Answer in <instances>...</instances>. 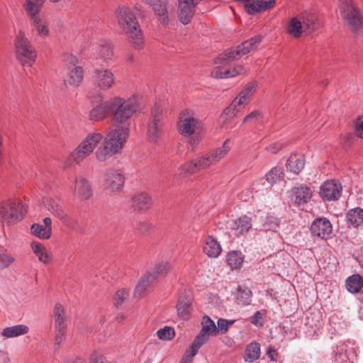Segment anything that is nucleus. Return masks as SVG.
<instances>
[{"instance_id": "f8f14e48", "label": "nucleus", "mask_w": 363, "mask_h": 363, "mask_svg": "<svg viewBox=\"0 0 363 363\" xmlns=\"http://www.w3.org/2000/svg\"><path fill=\"white\" fill-rule=\"evenodd\" d=\"M201 330L194 339L191 347V355H196L199 349L206 343L210 336L216 335L218 333L217 327L213 320L208 316H204L201 320Z\"/></svg>"}, {"instance_id": "e433bc0d", "label": "nucleus", "mask_w": 363, "mask_h": 363, "mask_svg": "<svg viewBox=\"0 0 363 363\" xmlns=\"http://www.w3.org/2000/svg\"><path fill=\"white\" fill-rule=\"evenodd\" d=\"M155 281V276L147 274L143 277L135 289V295L136 296H142L145 294L148 287Z\"/></svg>"}, {"instance_id": "f03ea898", "label": "nucleus", "mask_w": 363, "mask_h": 363, "mask_svg": "<svg viewBox=\"0 0 363 363\" xmlns=\"http://www.w3.org/2000/svg\"><path fill=\"white\" fill-rule=\"evenodd\" d=\"M129 135L128 127H118L111 130L102 140L94 155L99 162H106L123 148Z\"/></svg>"}, {"instance_id": "3c124183", "label": "nucleus", "mask_w": 363, "mask_h": 363, "mask_svg": "<svg viewBox=\"0 0 363 363\" xmlns=\"http://www.w3.org/2000/svg\"><path fill=\"white\" fill-rule=\"evenodd\" d=\"M128 296V291L126 289H122L118 290L113 298V304L116 306H120Z\"/></svg>"}, {"instance_id": "bf43d9fd", "label": "nucleus", "mask_w": 363, "mask_h": 363, "mask_svg": "<svg viewBox=\"0 0 363 363\" xmlns=\"http://www.w3.org/2000/svg\"><path fill=\"white\" fill-rule=\"evenodd\" d=\"M195 355H191V347H189V349L186 350V351L181 361V363H191L193 357Z\"/></svg>"}, {"instance_id": "2f4dec72", "label": "nucleus", "mask_w": 363, "mask_h": 363, "mask_svg": "<svg viewBox=\"0 0 363 363\" xmlns=\"http://www.w3.org/2000/svg\"><path fill=\"white\" fill-rule=\"evenodd\" d=\"M347 223L354 228L363 224V209L357 207L349 210L346 214Z\"/></svg>"}, {"instance_id": "473e14b6", "label": "nucleus", "mask_w": 363, "mask_h": 363, "mask_svg": "<svg viewBox=\"0 0 363 363\" xmlns=\"http://www.w3.org/2000/svg\"><path fill=\"white\" fill-rule=\"evenodd\" d=\"M303 26V21H301L300 16L293 17L289 21L287 32L293 37L298 38L303 33H306Z\"/></svg>"}, {"instance_id": "a878e982", "label": "nucleus", "mask_w": 363, "mask_h": 363, "mask_svg": "<svg viewBox=\"0 0 363 363\" xmlns=\"http://www.w3.org/2000/svg\"><path fill=\"white\" fill-rule=\"evenodd\" d=\"M311 198L312 191L307 186L301 185L292 189V200L298 205L308 203Z\"/></svg>"}, {"instance_id": "20e7f679", "label": "nucleus", "mask_w": 363, "mask_h": 363, "mask_svg": "<svg viewBox=\"0 0 363 363\" xmlns=\"http://www.w3.org/2000/svg\"><path fill=\"white\" fill-rule=\"evenodd\" d=\"M116 16L131 45L135 49H142L144 45L143 36L138 19L131 9L125 6H119L116 11Z\"/></svg>"}, {"instance_id": "c756f323", "label": "nucleus", "mask_w": 363, "mask_h": 363, "mask_svg": "<svg viewBox=\"0 0 363 363\" xmlns=\"http://www.w3.org/2000/svg\"><path fill=\"white\" fill-rule=\"evenodd\" d=\"M29 332V327L24 324H18L4 328L1 335L5 338H13L26 335Z\"/></svg>"}, {"instance_id": "8fccbe9b", "label": "nucleus", "mask_w": 363, "mask_h": 363, "mask_svg": "<svg viewBox=\"0 0 363 363\" xmlns=\"http://www.w3.org/2000/svg\"><path fill=\"white\" fill-rule=\"evenodd\" d=\"M157 337L162 340H170L175 335L174 330L168 326H165L162 329H160L157 332Z\"/></svg>"}, {"instance_id": "a211bd4d", "label": "nucleus", "mask_w": 363, "mask_h": 363, "mask_svg": "<svg viewBox=\"0 0 363 363\" xmlns=\"http://www.w3.org/2000/svg\"><path fill=\"white\" fill-rule=\"evenodd\" d=\"M342 193V186L338 182L327 181L320 188V196L328 201L338 199Z\"/></svg>"}, {"instance_id": "680f3d73", "label": "nucleus", "mask_w": 363, "mask_h": 363, "mask_svg": "<svg viewBox=\"0 0 363 363\" xmlns=\"http://www.w3.org/2000/svg\"><path fill=\"white\" fill-rule=\"evenodd\" d=\"M278 228V224L277 222H272V223L269 225V223H266L264 224V229L266 230H273L276 231Z\"/></svg>"}, {"instance_id": "6e6552de", "label": "nucleus", "mask_w": 363, "mask_h": 363, "mask_svg": "<svg viewBox=\"0 0 363 363\" xmlns=\"http://www.w3.org/2000/svg\"><path fill=\"white\" fill-rule=\"evenodd\" d=\"M104 135L100 133H89L73 150L71 156L74 162L81 163L89 157L101 143Z\"/></svg>"}, {"instance_id": "4468645a", "label": "nucleus", "mask_w": 363, "mask_h": 363, "mask_svg": "<svg viewBox=\"0 0 363 363\" xmlns=\"http://www.w3.org/2000/svg\"><path fill=\"white\" fill-rule=\"evenodd\" d=\"M229 139L225 140L222 147L213 150L200 157L196 158L199 163V168L204 169L211 165L215 164L220 160L224 158L230 150V146L228 145Z\"/></svg>"}, {"instance_id": "603ef678", "label": "nucleus", "mask_w": 363, "mask_h": 363, "mask_svg": "<svg viewBox=\"0 0 363 363\" xmlns=\"http://www.w3.org/2000/svg\"><path fill=\"white\" fill-rule=\"evenodd\" d=\"M15 261L14 257L9 254H0V269L9 267Z\"/></svg>"}, {"instance_id": "c9c22d12", "label": "nucleus", "mask_w": 363, "mask_h": 363, "mask_svg": "<svg viewBox=\"0 0 363 363\" xmlns=\"http://www.w3.org/2000/svg\"><path fill=\"white\" fill-rule=\"evenodd\" d=\"M107 104L108 100L93 108L89 112V119L94 121H100L106 118L109 113Z\"/></svg>"}, {"instance_id": "bb28decb", "label": "nucleus", "mask_w": 363, "mask_h": 363, "mask_svg": "<svg viewBox=\"0 0 363 363\" xmlns=\"http://www.w3.org/2000/svg\"><path fill=\"white\" fill-rule=\"evenodd\" d=\"M286 169L294 174H298L305 166V157L301 154H293L286 162Z\"/></svg>"}, {"instance_id": "0e129e2a", "label": "nucleus", "mask_w": 363, "mask_h": 363, "mask_svg": "<svg viewBox=\"0 0 363 363\" xmlns=\"http://www.w3.org/2000/svg\"><path fill=\"white\" fill-rule=\"evenodd\" d=\"M74 363H85V362L83 359H77Z\"/></svg>"}, {"instance_id": "de8ad7c7", "label": "nucleus", "mask_w": 363, "mask_h": 363, "mask_svg": "<svg viewBox=\"0 0 363 363\" xmlns=\"http://www.w3.org/2000/svg\"><path fill=\"white\" fill-rule=\"evenodd\" d=\"M170 270V264L168 262L162 261L157 264L154 268L153 273H150V274L155 276V280L160 277H165Z\"/></svg>"}, {"instance_id": "864d4df0", "label": "nucleus", "mask_w": 363, "mask_h": 363, "mask_svg": "<svg viewBox=\"0 0 363 363\" xmlns=\"http://www.w3.org/2000/svg\"><path fill=\"white\" fill-rule=\"evenodd\" d=\"M354 125L356 135L359 138H363V116L356 118Z\"/></svg>"}, {"instance_id": "37998d69", "label": "nucleus", "mask_w": 363, "mask_h": 363, "mask_svg": "<svg viewBox=\"0 0 363 363\" xmlns=\"http://www.w3.org/2000/svg\"><path fill=\"white\" fill-rule=\"evenodd\" d=\"M252 299V292L247 287H239L236 295V301L240 305H249Z\"/></svg>"}, {"instance_id": "dca6fc26", "label": "nucleus", "mask_w": 363, "mask_h": 363, "mask_svg": "<svg viewBox=\"0 0 363 363\" xmlns=\"http://www.w3.org/2000/svg\"><path fill=\"white\" fill-rule=\"evenodd\" d=\"M125 179V176L120 170L110 169L104 174V185L112 192H118L123 189Z\"/></svg>"}, {"instance_id": "6e6d98bb", "label": "nucleus", "mask_w": 363, "mask_h": 363, "mask_svg": "<svg viewBox=\"0 0 363 363\" xmlns=\"http://www.w3.org/2000/svg\"><path fill=\"white\" fill-rule=\"evenodd\" d=\"M90 363H111L103 356L98 354L96 352H93L90 357Z\"/></svg>"}, {"instance_id": "f257e3e1", "label": "nucleus", "mask_w": 363, "mask_h": 363, "mask_svg": "<svg viewBox=\"0 0 363 363\" xmlns=\"http://www.w3.org/2000/svg\"><path fill=\"white\" fill-rule=\"evenodd\" d=\"M262 35H256L237 46L225 50L216 60V63L220 65L216 67L211 72L212 77L215 78H230L246 72V69L241 65H236L233 68L228 67V64L242 56L247 55L250 51L256 49L262 40Z\"/></svg>"}, {"instance_id": "cd10ccee", "label": "nucleus", "mask_w": 363, "mask_h": 363, "mask_svg": "<svg viewBox=\"0 0 363 363\" xmlns=\"http://www.w3.org/2000/svg\"><path fill=\"white\" fill-rule=\"evenodd\" d=\"M303 21V26L305 29L306 34L309 33L321 26V22L318 16L311 13H304L300 16Z\"/></svg>"}, {"instance_id": "aec40b11", "label": "nucleus", "mask_w": 363, "mask_h": 363, "mask_svg": "<svg viewBox=\"0 0 363 363\" xmlns=\"http://www.w3.org/2000/svg\"><path fill=\"white\" fill-rule=\"evenodd\" d=\"M73 190L74 195L82 200L89 199L93 194L89 182L82 177L76 178Z\"/></svg>"}, {"instance_id": "9d476101", "label": "nucleus", "mask_w": 363, "mask_h": 363, "mask_svg": "<svg viewBox=\"0 0 363 363\" xmlns=\"http://www.w3.org/2000/svg\"><path fill=\"white\" fill-rule=\"evenodd\" d=\"M163 132V116L160 106L155 105L150 111V117L147 125L146 135L151 143H156Z\"/></svg>"}, {"instance_id": "39448f33", "label": "nucleus", "mask_w": 363, "mask_h": 363, "mask_svg": "<svg viewBox=\"0 0 363 363\" xmlns=\"http://www.w3.org/2000/svg\"><path fill=\"white\" fill-rule=\"evenodd\" d=\"M177 128L182 135L189 138V143L192 145L197 144L203 137V123L191 111L185 110L180 113Z\"/></svg>"}, {"instance_id": "58836bf2", "label": "nucleus", "mask_w": 363, "mask_h": 363, "mask_svg": "<svg viewBox=\"0 0 363 363\" xmlns=\"http://www.w3.org/2000/svg\"><path fill=\"white\" fill-rule=\"evenodd\" d=\"M345 286L350 293L357 294L363 286V279L359 274L352 275L347 279Z\"/></svg>"}, {"instance_id": "ea45409f", "label": "nucleus", "mask_w": 363, "mask_h": 363, "mask_svg": "<svg viewBox=\"0 0 363 363\" xmlns=\"http://www.w3.org/2000/svg\"><path fill=\"white\" fill-rule=\"evenodd\" d=\"M177 312L179 316L188 320L191 316V301L190 298L179 299L177 303Z\"/></svg>"}, {"instance_id": "393cba45", "label": "nucleus", "mask_w": 363, "mask_h": 363, "mask_svg": "<svg viewBox=\"0 0 363 363\" xmlns=\"http://www.w3.org/2000/svg\"><path fill=\"white\" fill-rule=\"evenodd\" d=\"M28 17L31 20L33 26L38 35L42 38L48 37L50 30L48 28V22L45 16L42 14H38Z\"/></svg>"}, {"instance_id": "69168bd1", "label": "nucleus", "mask_w": 363, "mask_h": 363, "mask_svg": "<svg viewBox=\"0 0 363 363\" xmlns=\"http://www.w3.org/2000/svg\"><path fill=\"white\" fill-rule=\"evenodd\" d=\"M98 98H99V100H101V99H102V98H103V97H102V95H101V94H99V95H98Z\"/></svg>"}, {"instance_id": "423d86ee", "label": "nucleus", "mask_w": 363, "mask_h": 363, "mask_svg": "<svg viewBox=\"0 0 363 363\" xmlns=\"http://www.w3.org/2000/svg\"><path fill=\"white\" fill-rule=\"evenodd\" d=\"M27 207L18 199H9L0 203V221L9 225L23 219Z\"/></svg>"}, {"instance_id": "72a5a7b5", "label": "nucleus", "mask_w": 363, "mask_h": 363, "mask_svg": "<svg viewBox=\"0 0 363 363\" xmlns=\"http://www.w3.org/2000/svg\"><path fill=\"white\" fill-rule=\"evenodd\" d=\"M30 247L33 253L38 257L40 262L44 264L50 262L51 260V255L43 244L37 241H34L30 243Z\"/></svg>"}, {"instance_id": "f3484780", "label": "nucleus", "mask_w": 363, "mask_h": 363, "mask_svg": "<svg viewBox=\"0 0 363 363\" xmlns=\"http://www.w3.org/2000/svg\"><path fill=\"white\" fill-rule=\"evenodd\" d=\"M311 231L313 236L327 239L333 233V225L330 221L325 218H319L312 223Z\"/></svg>"}, {"instance_id": "09e8293b", "label": "nucleus", "mask_w": 363, "mask_h": 363, "mask_svg": "<svg viewBox=\"0 0 363 363\" xmlns=\"http://www.w3.org/2000/svg\"><path fill=\"white\" fill-rule=\"evenodd\" d=\"M264 118V113L261 109H255L249 113L243 119V123H256Z\"/></svg>"}, {"instance_id": "6ab92c4d", "label": "nucleus", "mask_w": 363, "mask_h": 363, "mask_svg": "<svg viewBox=\"0 0 363 363\" xmlns=\"http://www.w3.org/2000/svg\"><path fill=\"white\" fill-rule=\"evenodd\" d=\"M201 1V0H179V18L183 24L186 25L191 22L194 15L195 6Z\"/></svg>"}, {"instance_id": "4c0bfd02", "label": "nucleus", "mask_w": 363, "mask_h": 363, "mask_svg": "<svg viewBox=\"0 0 363 363\" xmlns=\"http://www.w3.org/2000/svg\"><path fill=\"white\" fill-rule=\"evenodd\" d=\"M45 1L46 0H26L23 6L28 16L38 15Z\"/></svg>"}, {"instance_id": "e2e57ef3", "label": "nucleus", "mask_w": 363, "mask_h": 363, "mask_svg": "<svg viewBox=\"0 0 363 363\" xmlns=\"http://www.w3.org/2000/svg\"><path fill=\"white\" fill-rule=\"evenodd\" d=\"M143 1H145L146 4L151 5L153 3H155V1H157V0H143Z\"/></svg>"}, {"instance_id": "a18cd8bd", "label": "nucleus", "mask_w": 363, "mask_h": 363, "mask_svg": "<svg viewBox=\"0 0 363 363\" xmlns=\"http://www.w3.org/2000/svg\"><path fill=\"white\" fill-rule=\"evenodd\" d=\"M113 55V50L112 46L106 42H104L99 45L98 57L104 61H107L111 59Z\"/></svg>"}, {"instance_id": "9b49d317", "label": "nucleus", "mask_w": 363, "mask_h": 363, "mask_svg": "<svg viewBox=\"0 0 363 363\" xmlns=\"http://www.w3.org/2000/svg\"><path fill=\"white\" fill-rule=\"evenodd\" d=\"M52 322L55 333V346L59 347L66 340L67 328V315L62 304L57 303L55 305Z\"/></svg>"}, {"instance_id": "c85d7f7f", "label": "nucleus", "mask_w": 363, "mask_h": 363, "mask_svg": "<svg viewBox=\"0 0 363 363\" xmlns=\"http://www.w3.org/2000/svg\"><path fill=\"white\" fill-rule=\"evenodd\" d=\"M203 252L208 257L216 258L221 253L222 248L217 240L209 235L206 238Z\"/></svg>"}, {"instance_id": "1a4fd4ad", "label": "nucleus", "mask_w": 363, "mask_h": 363, "mask_svg": "<svg viewBox=\"0 0 363 363\" xmlns=\"http://www.w3.org/2000/svg\"><path fill=\"white\" fill-rule=\"evenodd\" d=\"M16 57L23 66L30 67L35 62L37 53L23 32H19L15 41Z\"/></svg>"}, {"instance_id": "338daca9", "label": "nucleus", "mask_w": 363, "mask_h": 363, "mask_svg": "<svg viewBox=\"0 0 363 363\" xmlns=\"http://www.w3.org/2000/svg\"><path fill=\"white\" fill-rule=\"evenodd\" d=\"M50 1L52 2L56 3V2L60 1V0H50Z\"/></svg>"}, {"instance_id": "13d9d810", "label": "nucleus", "mask_w": 363, "mask_h": 363, "mask_svg": "<svg viewBox=\"0 0 363 363\" xmlns=\"http://www.w3.org/2000/svg\"><path fill=\"white\" fill-rule=\"evenodd\" d=\"M282 148V145L280 143H274L269 145L267 150L272 153H277Z\"/></svg>"}, {"instance_id": "49530a36", "label": "nucleus", "mask_w": 363, "mask_h": 363, "mask_svg": "<svg viewBox=\"0 0 363 363\" xmlns=\"http://www.w3.org/2000/svg\"><path fill=\"white\" fill-rule=\"evenodd\" d=\"M179 170L181 172V174L190 175L201 169L199 168V163L196 158L181 165Z\"/></svg>"}, {"instance_id": "5701e85b", "label": "nucleus", "mask_w": 363, "mask_h": 363, "mask_svg": "<svg viewBox=\"0 0 363 363\" xmlns=\"http://www.w3.org/2000/svg\"><path fill=\"white\" fill-rule=\"evenodd\" d=\"M84 78V69L80 66L69 67L64 79L67 87H77Z\"/></svg>"}, {"instance_id": "7ed1b4c3", "label": "nucleus", "mask_w": 363, "mask_h": 363, "mask_svg": "<svg viewBox=\"0 0 363 363\" xmlns=\"http://www.w3.org/2000/svg\"><path fill=\"white\" fill-rule=\"evenodd\" d=\"M107 106L113 124L118 127L129 128L130 118L139 109L135 98L125 99L118 96L108 99Z\"/></svg>"}, {"instance_id": "a19ab883", "label": "nucleus", "mask_w": 363, "mask_h": 363, "mask_svg": "<svg viewBox=\"0 0 363 363\" xmlns=\"http://www.w3.org/2000/svg\"><path fill=\"white\" fill-rule=\"evenodd\" d=\"M260 357V345L256 342L249 344L245 350V359L247 362H252Z\"/></svg>"}, {"instance_id": "2eb2a0df", "label": "nucleus", "mask_w": 363, "mask_h": 363, "mask_svg": "<svg viewBox=\"0 0 363 363\" xmlns=\"http://www.w3.org/2000/svg\"><path fill=\"white\" fill-rule=\"evenodd\" d=\"M92 78L96 86L100 91L110 90L116 83L113 71L107 67L96 69Z\"/></svg>"}, {"instance_id": "b1692460", "label": "nucleus", "mask_w": 363, "mask_h": 363, "mask_svg": "<svg viewBox=\"0 0 363 363\" xmlns=\"http://www.w3.org/2000/svg\"><path fill=\"white\" fill-rule=\"evenodd\" d=\"M252 228V218L243 215L237 219L234 220L231 224V228L233 230L236 235H245Z\"/></svg>"}, {"instance_id": "052dcab7", "label": "nucleus", "mask_w": 363, "mask_h": 363, "mask_svg": "<svg viewBox=\"0 0 363 363\" xmlns=\"http://www.w3.org/2000/svg\"><path fill=\"white\" fill-rule=\"evenodd\" d=\"M267 355L272 361H276L277 359L278 353L275 349L269 347L267 350Z\"/></svg>"}, {"instance_id": "4d7b16f0", "label": "nucleus", "mask_w": 363, "mask_h": 363, "mask_svg": "<svg viewBox=\"0 0 363 363\" xmlns=\"http://www.w3.org/2000/svg\"><path fill=\"white\" fill-rule=\"evenodd\" d=\"M262 319V315L259 311H257L253 316L251 317L250 322L255 325H261V320Z\"/></svg>"}, {"instance_id": "4be33fe9", "label": "nucleus", "mask_w": 363, "mask_h": 363, "mask_svg": "<svg viewBox=\"0 0 363 363\" xmlns=\"http://www.w3.org/2000/svg\"><path fill=\"white\" fill-rule=\"evenodd\" d=\"M30 233L40 239H49L52 235V219L50 217H46L43 219V225L33 224L30 228Z\"/></svg>"}, {"instance_id": "412c9836", "label": "nucleus", "mask_w": 363, "mask_h": 363, "mask_svg": "<svg viewBox=\"0 0 363 363\" xmlns=\"http://www.w3.org/2000/svg\"><path fill=\"white\" fill-rule=\"evenodd\" d=\"M43 203L46 209L54 216L60 220L67 218V213L62 201L59 199L46 197L43 199Z\"/></svg>"}, {"instance_id": "f704fd0d", "label": "nucleus", "mask_w": 363, "mask_h": 363, "mask_svg": "<svg viewBox=\"0 0 363 363\" xmlns=\"http://www.w3.org/2000/svg\"><path fill=\"white\" fill-rule=\"evenodd\" d=\"M150 6L152 7L154 12L158 17L160 23L162 24H167L168 23L167 1L157 0Z\"/></svg>"}, {"instance_id": "79ce46f5", "label": "nucleus", "mask_w": 363, "mask_h": 363, "mask_svg": "<svg viewBox=\"0 0 363 363\" xmlns=\"http://www.w3.org/2000/svg\"><path fill=\"white\" fill-rule=\"evenodd\" d=\"M284 173L281 167H274L267 174L266 179L272 185L279 183L284 179Z\"/></svg>"}, {"instance_id": "5fc2aeb1", "label": "nucleus", "mask_w": 363, "mask_h": 363, "mask_svg": "<svg viewBox=\"0 0 363 363\" xmlns=\"http://www.w3.org/2000/svg\"><path fill=\"white\" fill-rule=\"evenodd\" d=\"M233 323L234 320L229 321L222 318L219 319L217 323L218 326H216L218 329V333L220 330L221 332L225 333L228 330L229 325H232Z\"/></svg>"}, {"instance_id": "7c9ffc66", "label": "nucleus", "mask_w": 363, "mask_h": 363, "mask_svg": "<svg viewBox=\"0 0 363 363\" xmlns=\"http://www.w3.org/2000/svg\"><path fill=\"white\" fill-rule=\"evenodd\" d=\"M151 204L150 197L145 192L135 194L131 199L132 206L137 210L148 209Z\"/></svg>"}, {"instance_id": "c03bdc74", "label": "nucleus", "mask_w": 363, "mask_h": 363, "mask_svg": "<svg viewBox=\"0 0 363 363\" xmlns=\"http://www.w3.org/2000/svg\"><path fill=\"white\" fill-rule=\"evenodd\" d=\"M243 262V257L241 252L233 251L228 253L227 257L228 264L233 269H239Z\"/></svg>"}, {"instance_id": "0eeeda50", "label": "nucleus", "mask_w": 363, "mask_h": 363, "mask_svg": "<svg viewBox=\"0 0 363 363\" xmlns=\"http://www.w3.org/2000/svg\"><path fill=\"white\" fill-rule=\"evenodd\" d=\"M340 13L352 32L363 37V18L354 0H340Z\"/></svg>"}, {"instance_id": "ddd939ff", "label": "nucleus", "mask_w": 363, "mask_h": 363, "mask_svg": "<svg viewBox=\"0 0 363 363\" xmlns=\"http://www.w3.org/2000/svg\"><path fill=\"white\" fill-rule=\"evenodd\" d=\"M257 86L255 82H250L247 84L225 111V115L231 112V114L235 116L240 111V108L246 106L251 100L256 91Z\"/></svg>"}]
</instances>
